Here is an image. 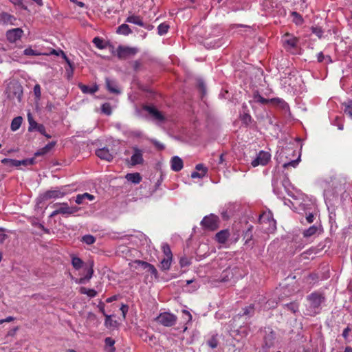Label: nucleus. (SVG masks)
I'll return each instance as SVG.
<instances>
[{
  "label": "nucleus",
  "instance_id": "25",
  "mask_svg": "<svg viewBox=\"0 0 352 352\" xmlns=\"http://www.w3.org/2000/svg\"><path fill=\"white\" fill-rule=\"evenodd\" d=\"M78 87L80 88V89L81 90V91L83 94H93L96 93V91H98V87L97 85H94V86L90 87L87 85L80 83L78 85Z\"/></svg>",
  "mask_w": 352,
  "mask_h": 352
},
{
  "label": "nucleus",
  "instance_id": "1",
  "mask_svg": "<svg viewBox=\"0 0 352 352\" xmlns=\"http://www.w3.org/2000/svg\"><path fill=\"white\" fill-rule=\"evenodd\" d=\"M325 297L323 294L314 292L307 296L309 302L307 311L309 315L315 316L320 313V305L324 301Z\"/></svg>",
  "mask_w": 352,
  "mask_h": 352
},
{
  "label": "nucleus",
  "instance_id": "51",
  "mask_svg": "<svg viewBox=\"0 0 352 352\" xmlns=\"http://www.w3.org/2000/svg\"><path fill=\"white\" fill-rule=\"evenodd\" d=\"M288 309L293 313H296L298 310V304L296 302H292L286 305Z\"/></svg>",
  "mask_w": 352,
  "mask_h": 352
},
{
  "label": "nucleus",
  "instance_id": "19",
  "mask_svg": "<svg viewBox=\"0 0 352 352\" xmlns=\"http://www.w3.org/2000/svg\"><path fill=\"white\" fill-rule=\"evenodd\" d=\"M105 84H106L107 89L111 93L119 94L120 92V90L118 89V86H117L116 81H114L109 78H105Z\"/></svg>",
  "mask_w": 352,
  "mask_h": 352
},
{
  "label": "nucleus",
  "instance_id": "40",
  "mask_svg": "<svg viewBox=\"0 0 352 352\" xmlns=\"http://www.w3.org/2000/svg\"><path fill=\"white\" fill-rule=\"evenodd\" d=\"M35 162L34 157L30 158V159H25L23 160H17V166H30L33 165Z\"/></svg>",
  "mask_w": 352,
  "mask_h": 352
},
{
  "label": "nucleus",
  "instance_id": "52",
  "mask_svg": "<svg viewBox=\"0 0 352 352\" xmlns=\"http://www.w3.org/2000/svg\"><path fill=\"white\" fill-rule=\"evenodd\" d=\"M311 32L316 34L318 37L321 38L322 36L323 31L320 27H311Z\"/></svg>",
  "mask_w": 352,
  "mask_h": 352
},
{
  "label": "nucleus",
  "instance_id": "42",
  "mask_svg": "<svg viewBox=\"0 0 352 352\" xmlns=\"http://www.w3.org/2000/svg\"><path fill=\"white\" fill-rule=\"evenodd\" d=\"M252 226H250V227L247 229V230L244 233V239H245V244H248L249 241H250L252 239Z\"/></svg>",
  "mask_w": 352,
  "mask_h": 352
},
{
  "label": "nucleus",
  "instance_id": "21",
  "mask_svg": "<svg viewBox=\"0 0 352 352\" xmlns=\"http://www.w3.org/2000/svg\"><path fill=\"white\" fill-rule=\"evenodd\" d=\"M126 22L133 23L140 27H144V23L143 22L142 18L138 15H131L126 19Z\"/></svg>",
  "mask_w": 352,
  "mask_h": 352
},
{
  "label": "nucleus",
  "instance_id": "4",
  "mask_svg": "<svg viewBox=\"0 0 352 352\" xmlns=\"http://www.w3.org/2000/svg\"><path fill=\"white\" fill-rule=\"evenodd\" d=\"M177 316L168 312L161 313L155 319L157 322L164 327H172L176 324Z\"/></svg>",
  "mask_w": 352,
  "mask_h": 352
},
{
  "label": "nucleus",
  "instance_id": "5",
  "mask_svg": "<svg viewBox=\"0 0 352 352\" xmlns=\"http://www.w3.org/2000/svg\"><path fill=\"white\" fill-rule=\"evenodd\" d=\"M28 122H29V127H28L29 131H37L41 134L45 136L47 138H51L50 135L46 133L45 126L42 124H38L36 121H34L33 118L31 116V115L30 113L28 115Z\"/></svg>",
  "mask_w": 352,
  "mask_h": 352
},
{
  "label": "nucleus",
  "instance_id": "14",
  "mask_svg": "<svg viewBox=\"0 0 352 352\" xmlns=\"http://www.w3.org/2000/svg\"><path fill=\"white\" fill-rule=\"evenodd\" d=\"M61 56L65 60L67 63L68 67L65 68V74L67 76V79H70L74 74V64L72 63V61L68 58L67 55L65 54L64 52H60Z\"/></svg>",
  "mask_w": 352,
  "mask_h": 352
},
{
  "label": "nucleus",
  "instance_id": "44",
  "mask_svg": "<svg viewBox=\"0 0 352 352\" xmlns=\"http://www.w3.org/2000/svg\"><path fill=\"white\" fill-rule=\"evenodd\" d=\"M162 251L164 254V257L173 258V254L168 244L165 243L162 245Z\"/></svg>",
  "mask_w": 352,
  "mask_h": 352
},
{
  "label": "nucleus",
  "instance_id": "33",
  "mask_svg": "<svg viewBox=\"0 0 352 352\" xmlns=\"http://www.w3.org/2000/svg\"><path fill=\"white\" fill-rule=\"evenodd\" d=\"M342 105L344 106V113L352 118V100H349L342 103Z\"/></svg>",
  "mask_w": 352,
  "mask_h": 352
},
{
  "label": "nucleus",
  "instance_id": "53",
  "mask_svg": "<svg viewBox=\"0 0 352 352\" xmlns=\"http://www.w3.org/2000/svg\"><path fill=\"white\" fill-rule=\"evenodd\" d=\"M254 98L256 99L257 102L261 104H267L268 103H270V99L264 98L259 94L256 95Z\"/></svg>",
  "mask_w": 352,
  "mask_h": 352
},
{
  "label": "nucleus",
  "instance_id": "60",
  "mask_svg": "<svg viewBox=\"0 0 352 352\" xmlns=\"http://www.w3.org/2000/svg\"><path fill=\"white\" fill-rule=\"evenodd\" d=\"M24 54L27 56H36L38 55L37 53L32 48H27L24 50Z\"/></svg>",
  "mask_w": 352,
  "mask_h": 352
},
{
  "label": "nucleus",
  "instance_id": "41",
  "mask_svg": "<svg viewBox=\"0 0 352 352\" xmlns=\"http://www.w3.org/2000/svg\"><path fill=\"white\" fill-rule=\"evenodd\" d=\"M169 29V25L165 23L160 24L157 27V32L160 35H163L167 33Z\"/></svg>",
  "mask_w": 352,
  "mask_h": 352
},
{
  "label": "nucleus",
  "instance_id": "35",
  "mask_svg": "<svg viewBox=\"0 0 352 352\" xmlns=\"http://www.w3.org/2000/svg\"><path fill=\"white\" fill-rule=\"evenodd\" d=\"M292 16H293V22L296 25H302L304 22L302 16L297 12H292Z\"/></svg>",
  "mask_w": 352,
  "mask_h": 352
},
{
  "label": "nucleus",
  "instance_id": "17",
  "mask_svg": "<svg viewBox=\"0 0 352 352\" xmlns=\"http://www.w3.org/2000/svg\"><path fill=\"white\" fill-rule=\"evenodd\" d=\"M8 89H9L8 97L10 98H12L11 89H13L14 95L16 96L17 100L19 101H20L21 96L23 95V90H22L21 86L19 85L15 84V85H12V86H10L8 87Z\"/></svg>",
  "mask_w": 352,
  "mask_h": 352
},
{
  "label": "nucleus",
  "instance_id": "13",
  "mask_svg": "<svg viewBox=\"0 0 352 352\" xmlns=\"http://www.w3.org/2000/svg\"><path fill=\"white\" fill-rule=\"evenodd\" d=\"M96 155L101 160H104L108 162H111L113 158V154L110 153L109 150L103 147L96 151Z\"/></svg>",
  "mask_w": 352,
  "mask_h": 352
},
{
  "label": "nucleus",
  "instance_id": "58",
  "mask_svg": "<svg viewBox=\"0 0 352 352\" xmlns=\"http://www.w3.org/2000/svg\"><path fill=\"white\" fill-rule=\"evenodd\" d=\"M195 168L198 172L207 173L208 169L206 167H205L202 164H198L196 165Z\"/></svg>",
  "mask_w": 352,
  "mask_h": 352
},
{
  "label": "nucleus",
  "instance_id": "2",
  "mask_svg": "<svg viewBox=\"0 0 352 352\" xmlns=\"http://www.w3.org/2000/svg\"><path fill=\"white\" fill-rule=\"evenodd\" d=\"M258 223L261 229L266 233L272 232L276 230V221L270 212H264L259 216Z\"/></svg>",
  "mask_w": 352,
  "mask_h": 352
},
{
  "label": "nucleus",
  "instance_id": "12",
  "mask_svg": "<svg viewBox=\"0 0 352 352\" xmlns=\"http://www.w3.org/2000/svg\"><path fill=\"white\" fill-rule=\"evenodd\" d=\"M16 21V17L8 12H2L1 13H0V24L15 25Z\"/></svg>",
  "mask_w": 352,
  "mask_h": 352
},
{
  "label": "nucleus",
  "instance_id": "24",
  "mask_svg": "<svg viewBox=\"0 0 352 352\" xmlns=\"http://www.w3.org/2000/svg\"><path fill=\"white\" fill-rule=\"evenodd\" d=\"M125 178L133 184H138L142 181V177L139 173H128Z\"/></svg>",
  "mask_w": 352,
  "mask_h": 352
},
{
  "label": "nucleus",
  "instance_id": "54",
  "mask_svg": "<svg viewBox=\"0 0 352 352\" xmlns=\"http://www.w3.org/2000/svg\"><path fill=\"white\" fill-rule=\"evenodd\" d=\"M270 103L275 104V105H280L283 106L285 104V101L283 99L278 98H274L270 99Z\"/></svg>",
  "mask_w": 352,
  "mask_h": 352
},
{
  "label": "nucleus",
  "instance_id": "15",
  "mask_svg": "<svg viewBox=\"0 0 352 352\" xmlns=\"http://www.w3.org/2000/svg\"><path fill=\"white\" fill-rule=\"evenodd\" d=\"M298 42V38L291 35L290 34L287 33L284 35L283 43L285 47L287 46L292 48L295 47L297 45Z\"/></svg>",
  "mask_w": 352,
  "mask_h": 352
},
{
  "label": "nucleus",
  "instance_id": "61",
  "mask_svg": "<svg viewBox=\"0 0 352 352\" xmlns=\"http://www.w3.org/2000/svg\"><path fill=\"white\" fill-rule=\"evenodd\" d=\"M80 208L78 206H69V215H72L77 212Z\"/></svg>",
  "mask_w": 352,
  "mask_h": 352
},
{
  "label": "nucleus",
  "instance_id": "28",
  "mask_svg": "<svg viewBox=\"0 0 352 352\" xmlns=\"http://www.w3.org/2000/svg\"><path fill=\"white\" fill-rule=\"evenodd\" d=\"M83 264L84 262L81 258L74 255L72 256V265L75 270H78L81 269L83 267Z\"/></svg>",
  "mask_w": 352,
  "mask_h": 352
},
{
  "label": "nucleus",
  "instance_id": "6",
  "mask_svg": "<svg viewBox=\"0 0 352 352\" xmlns=\"http://www.w3.org/2000/svg\"><path fill=\"white\" fill-rule=\"evenodd\" d=\"M142 109L146 111L155 121L162 122L166 120L162 113L153 105L144 104L142 106Z\"/></svg>",
  "mask_w": 352,
  "mask_h": 352
},
{
  "label": "nucleus",
  "instance_id": "27",
  "mask_svg": "<svg viewBox=\"0 0 352 352\" xmlns=\"http://www.w3.org/2000/svg\"><path fill=\"white\" fill-rule=\"evenodd\" d=\"M116 32L120 34L128 36L132 33V30L127 24H122L117 28Z\"/></svg>",
  "mask_w": 352,
  "mask_h": 352
},
{
  "label": "nucleus",
  "instance_id": "18",
  "mask_svg": "<svg viewBox=\"0 0 352 352\" xmlns=\"http://www.w3.org/2000/svg\"><path fill=\"white\" fill-rule=\"evenodd\" d=\"M170 163L172 170L175 172H178L183 168V161L180 157L177 156L173 157L170 160Z\"/></svg>",
  "mask_w": 352,
  "mask_h": 352
},
{
  "label": "nucleus",
  "instance_id": "49",
  "mask_svg": "<svg viewBox=\"0 0 352 352\" xmlns=\"http://www.w3.org/2000/svg\"><path fill=\"white\" fill-rule=\"evenodd\" d=\"M191 263V258L186 256L181 257L179 260V265L182 267L189 266Z\"/></svg>",
  "mask_w": 352,
  "mask_h": 352
},
{
  "label": "nucleus",
  "instance_id": "59",
  "mask_svg": "<svg viewBox=\"0 0 352 352\" xmlns=\"http://www.w3.org/2000/svg\"><path fill=\"white\" fill-rule=\"evenodd\" d=\"M206 175V173L194 171L191 173L192 178H202Z\"/></svg>",
  "mask_w": 352,
  "mask_h": 352
},
{
  "label": "nucleus",
  "instance_id": "43",
  "mask_svg": "<svg viewBox=\"0 0 352 352\" xmlns=\"http://www.w3.org/2000/svg\"><path fill=\"white\" fill-rule=\"evenodd\" d=\"M82 241L87 245H92L95 243L96 239L91 234H87L82 236Z\"/></svg>",
  "mask_w": 352,
  "mask_h": 352
},
{
  "label": "nucleus",
  "instance_id": "7",
  "mask_svg": "<svg viewBox=\"0 0 352 352\" xmlns=\"http://www.w3.org/2000/svg\"><path fill=\"white\" fill-rule=\"evenodd\" d=\"M271 155L268 152L260 151L257 157L252 160L251 164L253 167L258 166L259 165L265 166L270 160Z\"/></svg>",
  "mask_w": 352,
  "mask_h": 352
},
{
  "label": "nucleus",
  "instance_id": "46",
  "mask_svg": "<svg viewBox=\"0 0 352 352\" xmlns=\"http://www.w3.org/2000/svg\"><path fill=\"white\" fill-rule=\"evenodd\" d=\"M93 43L98 49L102 50L105 48V45H104V41L102 38L99 37H95L93 39Z\"/></svg>",
  "mask_w": 352,
  "mask_h": 352
},
{
  "label": "nucleus",
  "instance_id": "47",
  "mask_svg": "<svg viewBox=\"0 0 352 352\" xmlns=\"http://www.w3.org/2000/svg\"><path fill=\"white\" fill-rule=\"evenodd\" d=\"M133 263L137 265L135 266L136 269H142L144 270H147V269H148V267L146 266H145L144 264L150 265V263H148L146 261H140V260H135V261H134Z\"/></svg>",
  "mask_w": 352,
  "mask_h": 352
},
{
  "label": "nucleus",
  "instance_id": "48",
  "mask_svg": "<svg viewBox=\"0 0 352 352\" xmlns=\"http://www.w3.org/2000/svg\"><path fill=\"white\" fill-rule=\"evenodd\" d=\"M94 262L91 261L89 263V267L86 268L87 270V274L85 275L86 276V278H88L89 280L92 278L93 275H94Z\"/></svg>",
  "mask_w": 352,
  "mask_h": 352
},
{
  "label": "nucleus",
  "instance_id": "11",
  "mask_svg": "<svg viewBox=\"0 0 352 352\" xmlns=\"http://www.w3.org/2000/svg\"><path fill=\"white\" fill-rule=\"evenodd\" d=\"M133 154L131 157L132 166L142 164L144 162L142 151L138 147H133Z\"/></svg>",
  "mask_w": 352,
  "mask_h": 352
},
{
  "label": "nucleus",
  "instance_id": "34",
  "mask_svg": "<svg viewBox=\"0 0 352 352\" xmlns=\"http://www.w3.org/2000/svg\"><path fill=\"white\" fill-rule=\"evenodd\" d=\"M104 343L106 346H109L110 349L108 352H115L116 348L114 347L115 340L111 338L107 337L104 339Z\"/></svg>",
  "mask_w": 352,
  "mask_h": 352
},
{
  "label": "nucleus",
  "instance_id": "32",
  "mask_svg": "<svg viewBox=\"0 0 352 352\" xmlns=\"http://www.w3.org/2000/svg\"><path fill=\"white\" fill-rule=\"evenodd\" d=\"M318 231V227L316 226H310L308 229H306L303 231L302 235L304 237H310L315 234Z\"/></svg>",
  "mask_w": 352,
  "mask_h": 352
},
{
  "label": "nucleus",
  "instance_id": "56",
  "mask_svg": "<svg viewBox=\"0 0 352 352\" xmlns=\"http://www.w3.org/2000/svg\"><path fill=\"white\" fill-rule=\"evenodd\" d=\"M298 162H299V160H292L289 162L285 163L283 164V167L285 168H287L289 166L296 167L298 164Z\"/></svg>",
  "mask_w": 352,
  "mask_h": 352
},
{
  "label": "nucleus",
  "instance_id": "62",
  "mask_svg": "<svg viewBox=\"0 0 352 352\" xmlns=\"http://www.w3.org/2000/svg\"><path fill=\"white\" fill-rule=\"evenodd\" d=\"M129 307L126 305H122L120 307V311L122 313L123 318H125L126 314L128 312Z\"/></svg>",
  "mask_w": 352,
  "mask_h": 352
},
{
  "label": "nucleus",
  "instance_id": "64",
  "mask_svg": "<svg viewBox=\"0 0 352 352\" xmlns=\"http://www.w3.org/2000/svg\"><path fill=\"white\" fill-rule=\"evenodd\" d=\"M307 223H311L314 220V216L312 213H309L306 217Z\"/></svg>",
  "mask_w": 352,
  "mask_h": 352
},
{
  "label": "nucleus",
  "instance_id": "3",
  "mask_svg": "<svg viewBox=\"0 0 352 352\" xmlns=\"http://www.w3.org/2000/svg\"><path fill=\"white\" fill-rule=\"evenodd\" d=\"M219 222L220 220L218 216L210 214L203 218L201 221V226L204 230L214 231L219 228Z\"/></svg>",
  "mask_w": 352,
  "mask_h": 352
},
{
  "label": "nucleus",
  "instance_id": "39",
  "mask_svg": "<svg viewBox=\"0 0 352 352\" xmlns=\"http://www.w3.org/2000/svg\"><path fill=\"white\" fill-rule=\"evenodd\" d=\"M1 163L4 165L8 166L10 167L16 166L17 167V160L4 158L1 160Z\"/></svg>",
  "mask_w": 352,
  "mask_h": 352
},
{
  "label": "nucleus",
  "instance_id": "45",
  "mask_svg": "<svg viewBox=\"0 0 352 352\" xmlns=\"http://www.w3.org/2000/svg\"><path fill=\"white\" fill-rule=\"evenodd\" d=\"M144 265L148 267V269H147V270H146V272H147L150 273L151 275L154 276V277L155 278H157L158 273H157V271L156 268L155 267V266L152 264H150V265L144 264Z\"/></svg>",
  "mask_w": 352,
  "mask_h": 352
},
{
  "label": "nucleus",
  "instance_id": "9",
  "mask_svg": "<svg viewBox=\"0 0 352 352\" xmlns=\"http://www.w3.org/2000/svg\"><path fill=\"white\" fill-rule=\"evenodd\" d=\"M23 34V31L21 28H14L8 30L6 32V38L10 43H15L16 41L20 40Z\"/></svg>",
  "mask_w": 352,
  "mask_h": 352
},
{
  "label": "nucleus",
  "instance_id": "16",
  "mask_svg": "<svg viewBox=\"0 0 352 352\" xmlns=\"http://www.w3.org/2000/svg\"><path fill=\"white\" fill-rule=\"evenodd\" d=\"M230 234L228 229L222 230L215 234L214 239L219 243L224 244L229 238Z\"/></svg>",
  "mask_w": 352,
  "mask_h": 352
},
{
  "label": "nucleus",
  "instance_id": "29",
  "mask_svg": "<svg viewBox=\"0 0 352 352\" xmlns=\"http://www.w3.org/2000/svg\"><path fill=\"white\" fill-rule=\"evenodd\" d=\"M22 122H23L22 117L17 116V117L14 118L11 122V126H10L11 130L12 131H16V130H18L20 128V126L22 124Z\"/></svg>",
  "mask_w": 352,
  "mask_h": 352
},
{
  "label": "nucleus",
  "instance_id": "50",
  "mask_svg": "<svg viewBox=\"0 0 352 352\" xmlns=\"http://www.w3.org/2000/svg\"><path fill=\"white\" fill-rule=\"evenodd\" d=\"M116 321L111 319V316L105 315L104 324L107 327H115Z\"/></svg>",
  "mask_w": 352,
  "mask_h": 352
},
{
  "label": "nucleus",
  "instance_id": "55",
  "mask_svg": "<svg viewBox=\"0 0 352 352\" xmlns=\"http://www.w3.org/2000/svg\"><path fill=\"white\" fill-rule=\"evenodd\" d=\"M197 87L201 93L202 96L206 94V87L204 82L202 80H199L197 83Z\"/></svg>",
  "mask_w": 352,
  "mask_h": 352
},
{
  "label": "nucleus",
  "instance_id": "30",
  "mask_svg": "<svg viewBox=\"0 0 352 352\" xmlns=\"http://www.w3.org/2000/svg\"><path fill=\"white\" fill-rule=\"evenodd\" d=\"M79 292L82 294H86L89 298H94L97 296L98 292L94 289H87L85 287H82L79 289Z\"/></svg>",
  "mask_w": 352,
  "mask_h": 352
},
{
  "label": "nucleus",
  "instance_id": "20",
  "mask_svg": "<svg viewBox=\"0 0 352 352\" xmlns=\"http://www.w3.org/2000/svg\"><path fill=\"white\" fill-rule=\"evenodd\" d=\"M86 199L92 201L94 199V196L88 192H85L83 194H78L76 197L75 201L77 204L80 205V204H84L85 203V201Z\"/></svg>",
  "mask_w": 352,
  "mask_h": 352
},
{
  "label": "nucleus",
  "instance_id": "26",
  "mask_svg": "<svg viewBox=\"0 0 352 352\" xmlns=\"http://www.w3.org/2000/svg\"><path fill=\"white\" fill-rule=\"evenodd\" d=\"M173 258L164 257L162 259L159 265L160 268L162 271H168L171 265Z\"/></svg>",
  "mask_w": 352,
  "mask_h": 352
},
{
  "label": "nucleus",
  "instance_id": "23",
  "mask_svg": "<svg viewBox=\"0 0 352 352\" xmlns=\"http://www.w3.org/2000/svg\"><path fill=\"white\" fill-rule=\"evenodd\" d=\"M53 207H56L58 211V214H67L69 215V205L66 202L56 203L53 205Z\"/></svg>",
  "mask_w": 352,
  "mask_h": 352
},
{
  "label": "nucleus",
  "instance_id": "22",
  "mask_svg": "<svg viewBox=\"0 0 352 352\" xmlns=\"http://www.w3.org/2000/svg\"><path fill=\"white\" fill-rule=\"evenodd\" d=\"M56 142H49L47 145H45L44 147L41 148V149L38 150L34 155L35 156H40V155H44L49 153L56 145Z\"/></svg>",
  "mask_w": 352,
  "mask_h": 352
},
{
  "label": "nucleus",
  "instance_id": "57",
  "mask_svg": "<svg viewBox=\"0 0 352 352\" xmlns=\"http://www.w3.org/2000/svg\"><path fill=\"white\" fill-rule=\"evenodd\" d=\"M34 93L36 98H39L41 96V87L38 84H36L34 87Z\"/></svg>",
  "mask_w": 352,
  "mask_h": 352
},
{
  "label": "nucleus",
  "instance_id": "63",
  "mask_svg": "<svg viewBox=\"0 0 352 352\" xmlns=\"http://www.w3.org/2000/svg\"><path fill=\"white\" fill-rule=\"evenodd\" d=\"M141 63L140 61L139 60H135L133 63V69L135 71H138L140 67H141Z\"/></svg>",
  "mask_w": 352,
  "mask_h": 352
},
{
  "label": "nucleus",
  "instance_id": "36",
  "mask_svg": "<svg viewBox=\"0 0 352 352\" xmlns=\"http://www.w3.org/2000/svg\"><path fill=\"white\" fill-rule=\"evenodd\" d=\"M218 338L217 335H213L212 337L207 341V344L212 349H215L218 346Z\"/></svg>",
  "mask_w": 352,
  "mask_h": 352
},
{
  "label": "nucleus",
  "instance_id": "38",
  "mask_svg": "<svg viewBox=\"0 0 352 352\" xmlns=\"http://www.w3.org/2000/svg\"><path fill=\"white\" fill-rule=\"evenodd\" d=\"M101 111L102 113L110 116L112 113V109L110 103L105 102L101 106Z\"/></svg>",
  "mask_w": 352,
  "mask_h": 352
},
{
  "label": "nucleus",
  "instance_id": "31",
  "mask_svg": "<svg viewBox=\"0 0 352 352\" xmlns=\"http://www.w3.org/2000/svg\"><path fill=\"white\" fill-rule=\"evenodd\" d=\"M254 314V305L253 304L250 305L249 306L245 307L243 309V313L239 314L241 316H248L251 317Z\"/></svg>",
  "mask_w": 352,
  "mask_h": 352
},
{
  "label": "nucleus",
  "instance_id": "10",
  "mask_svg": "<svg viewBox=\"0 0 352 352\" xmlns=\"http://www.w3.org/2000/svg\"><path fill=\"white\" fill-rule=\"evenodd\" d=\"M65 195V193L62 192L58 188L54 189H50L47 190L42 195V199L43 200H48L51 199H58L63 197Z\"/></svg>",
  "mask_w": 352,
  "mask_h": 352
},
{
  "label": "nucleus",
  "instance_id": "8",
  "mask_svg": "<svg viewBox=\"0 0 352 352\" xmlns=\"http://www.w3.org/2000/svg\"><path fill=\"white\" fill-rule=\"evenodd\" d=\"M138 50L135 47L119 46L117 50L118 57L120 59H126L130 56L135 55Z\"/></svg>",
  "mask_w": 352,
  "mask_h": 352
},
{
  "label": "nucleus",
  "instance_id": "37",
  "mask_svg": "<svg viewBox=\"0 0 352 352\" xmlns=\"http://www.w3.org/2000/svg\"><path fill=\"white\" fill-rule=\"evenodd\" d=\"M240 118L242 123L245 126H248L252 122L251 116L248 113H243L242 115H241Z\"/></svg>",
  "mask_w": 352,
  "mask_h": 352
}]
</instances>
